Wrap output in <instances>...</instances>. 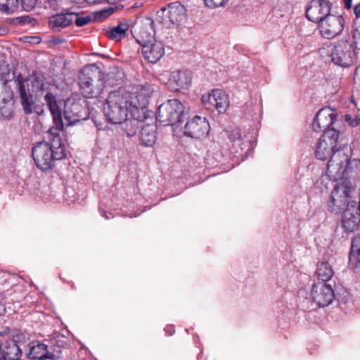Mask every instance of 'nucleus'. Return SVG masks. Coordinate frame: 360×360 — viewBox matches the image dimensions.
Segmentation results:
<instances>
[{
    "label": "nucleus",
    "instance_id": "9b49d317",
    "mask_svg": "<svg viewBox=\"0 0 360 360\" xmlns=\"http://www.w3.org/2000/svg\"><path fill=\"white\" fill-rule=\"evenodd\" d=\"M44 97L46 104L53 116V125L48 131H50V133L52 134L61 133L64 127L63 115L65 100L60 99L50 91H46Z\"/></svg>",
    "mask_w": 360,
    "mask_h": 360
},
{
    "label": "nucleus",
    "instance_id": "b1692460",
    "mask_svg": "<svg viewBox=\"0 0 360 360\" xmlns=\"http://www.w3.org/2000/svg\"><path fill=\"white\" fill-rule=\"evenodd\" d=\"M191 72L187 70L174 71L169 79V86L174 91L187 89L191 84Z\"/></svg>",
    "mask_w": 360,
    "mask_h": 360
},
{
    "label": "nucleus",
    "instance_id": "20e7f679",
    "mask_svg": "<svg viewBox=\"0 0 360 360\" xmlns=\"http://www.w3.org/2000/svg\"><path fill=\"white\" fill-rule=\"evenodd\" d=\"M79 85L86 98L98 97L104 88L103 74L94 65L85 66L79 75Z\"/></svg>",
    "mask_w": 360,
    "mask_h": 360
},
{
    "label": "nucleus",
    "instance_id": "39448f33",
    "mask_svg": "<svg viewBox=\"0 0 360 360\" xmlns=\"http://www.w3.org/2000/svg\"><path fill=\"white\" fill-rule=\"evenodd\" d=\"M156 119L164 125H176L184 121V107L178 99H169L158 107Z\"/></svg>",
    "mask_w": 360,
    "mask_h": 360
},
{
    "label": "nucleus",
    "instance_id": "dca6fc26",
    "mask_svg": "<svg viewBox=\"0 0 360 360\" xmlns=\"http://www.w3.org/2000/svg\"><path fill=\"white\" fill-rule=\"evenodd\" d=\"M337 113L330 107H324L319 110L314 119L312 129L315 131H323L335 128Z\"/></svg>",
    "mask_w": 360,
    "mask_h": 360
},
{
    "label": "nucleus",
    "instance_id": "cd10ccee",
    "mask_svg": "<svg viewBox=\"0 0 360 360\" xmlns=\"http://www.w3.org/2000/svg\"><path fill=\"white\" fill-rule=\"evenodd\" d=\"M136 28L139 30L136 32V41L141 46L147 43L156 41L154 39V30L151 21H148L146 24L137 25Z\"/></svg>",
    "mask_w": 360,
    "mask_h": 360
},
{
    "label": "nucleus",
    "instance_id": "f257e3e1",
    "mask_svg": "<svg viewBox=\"0 0 360 360\" xmlns=\"http://www.w3.org/2000/svg\"><path fill=\"white\" fill-rule=\"evenodd\" d=\"M47 141L36 143L32 146V153L34 163L40 170L51 171L57 160L65 158V145L60 137V133H50L47 131Z\"/></svg>",
    "mask_w": 360,
    "mask_h": 360
},
{
    "label": "nucleus",
    "instance_id": "0eeeda50",
    "mask_svg": "<svg viewBox=\"0 0 360 360\" xmlns=\"http://www.w3.org/2000/svg\"><path fill=\"white\" fill-rule=\"evenodd\" d=\"M360 54V49L347 41L338 43L331 53L332 61L341 67H349L354 65Z\"/></svg>",
    "mask_w": 360,
    "mask_h": 360
},
{
    "label": "nucleus",
    "instance_id": "f03ea898",
    "mask_svg": "<svg viewBox=\"0 0 360 360\" xmlns=\"http://www.w3.org/2000/svg\"><path fill=\"white\" fill-rule=\"evenodd\" d=\"M136 111L129 106V96L123 90L115 91L109 94L103 109L107 121L113 124L125 121L129 113Z\"/></svg>",
    "mask_w": 360,
    "mask_h": 360
},
{
    "label": "nucleus",
    "instance_id": "9d476101",
    "mask_svg": "<svg viewBox=\"0 0 360 360\" xmlns=\"http://www.w3.org/2000/svg\"><path fill=\"white\" fill-rule=\"evenodd\" d=\"M352 188V184L348 179H342L335 184L328 200V208L331 212L338 213L345 209Z\"/></svg>",
    "mask_w": 360,
    "mask_h": 360
},
{
    "label": "nucleus",
    "instance_id": "a18cd8bd",
    "mask_svg": "<svg viewBox=\"0 0 360 360\" xmlns=\"http://www.w3.org/2000/svg\"><path fill=\"white\" fill-rule=\"evenodd\" d=\"M88 3L94 4H100L106 1V0H86Z\"/></svg>",
    "mask_w": 360,
    "mask_h": 360
},
{
    "label": "nucleus",
    "instance_id": "5701e85b",
    "mask_svg": "<svg viewBox=\"0 0 360 360\" xmlns=\"http://www.w3.org/2000/svg\"><path fill=\"white\" fill-rule=\"evenodd\" d=\"M17 82L23 110L27 114L31 113L34 101L32 99V91L29 87V79L18 77Z\"/></svg>",
    "mask_w": 360,
    "mask_h": 360
},
{
    "label": "nucleus",
    "instance_id": "c03bdc74",
    "mask_svg": "<svg viewBox=\"0 0 360 360\" xmlns=\"http://www.w3.org/2000/svg\"><path fill=\"white\" fill-rule=\"evenodd\" d=\"M345 8L349 9L352 7V0H343Z\"/></svg>",
    "mask_w": 360,
    "mask_h": 360
},
{
    "label": "nucleus",
    "instance_id": "49530a36",
    "mask_svg": "<svg viewBox=\"0 0 360 360\" xmlns=\"http://www.w3.org/2000/svg\"><path fill=\"white\" fill-rule=\"evenodd\" d=\"M6 312V308L4 304L0 302V316L3 315Z\"/></svg>",
    "mask_w": 360,
    "mask_h": 360
},
{
    "label": "nucleus",
    "instance_id": "2f4dec72",
    "mask_svg": "<svg viewBox=\"0 0 360 360\" xmlns=\"http://www.w3.org/2000/svg\"><path fill=\"white\" fill-rule=\"evenodd\" d=\"M349 264L352 268H356L360 264V236H355L351 244Z\"/></svg>",
    "mask_w": 360,
    "mask_h": 360
},
{
    "label": "nucleus",
    "instance_id": "2eb2a0df",
    "mask_svg": "<svg viewBox=\"0 0 360 360\" xmlns=\"http://www.w3.org/2000/svg\"><path fill=\"white\" fill-rule=\"evenodd\" d=\"M310 296L319 307H325L335 299L334 291L330 285L325 282H318L312 285Z\"/></svg>",
    "mask_w": 360,
    "mask_h": 360
},
{
    "label": "nucleus",
    "instance_id": "4be33fe9",
    "mask_svg": "<svg viewBox=\"0 0 360 360\" xmlns=\"http://www.w3.org/2000/svg\"><path fill=\"white\" fill-rule=\"evenodd\" d=\"M141 53L146 61L156 63L165 54V46L161 41H152L141 46Z\"/></svg>",
    "mask_w": 360,
    "mask_h": 360
},
{
    "label": "nucleus",
    "instance_id": "c756f323",
    "mask_svg": "<svg viewBox=\"0 0 360 360\" xmlns=\"http://www.w3.org/2000/svg\"><path fill=\"white\" fill-rule=\"evenodd\" d=\"M360 217L356 215L350 209H346L342 219L343 229L348 232L354 231L359 224Z\"/></svg>",
    "mask_w": 360,
    "mask_h": 360
},
{
    "label": "nucleus",
    "instance_id": "7ed1b4c3",
    "mask_svg": "<svg viewBox=\"0 0 360 360\" xmlns=\"http://www.w3.org/2000/svg\"><path fill=\"white\" fill-rule=\"evenodd\" d=\"M360 174V160L349 159L344 151L334 153L327 164V174L331 180L348 179Z\"/></svg>",
    "mask_w": 360,
    "mask_h": 360
},
{
    "label": "nucleus",
    "instance_id": "423d86ee",
    "mask_svg": "<svg viewBox=\"0 0 360 360\" xmlns=\"http://www.w3.org/2000/svg\"><path fill=\"white\" fill-rule=\"evenodd\" d=\"M340 131L335 128L326 130L319 139L315 149L316 157L319 160L331 158L333 154L338 150H342L338 145Z\"/></svg>",
    "mask_w": 360,
    "mask_h": 360
},
{
    "label": "nucleus",
    "instance_id": "6e6552de",
    "mask_svg": "<svg viewBox=\"0 0 360 360\" xmlns=\"http://www.w3.org/2000/svg\"><path fill=\"white\" fill-rule=\"evenodd\" d=\"M186 10L179 1L167 4L157 12L158 20L169 27L179 26L186 18Z\"/></svg>",
    "mask_w": 360,
    "mask_h": 360
},
{
    "label": "nucleus",
    "instance_id": "a211bd4d",
    "mask_svg": "<svg viewBox=\"0 0 360 360\" xmlns=\"http://www.w3.org/2000/svg\"><path fill=\"white\" fill-rule=\"evenodd\" d=\"M328 0H311L306 9V17L313 22L319 24L331 11Z\"/></svg>",
    "mask_w": 360,
    "mask_h": 360
},
{
    "label": "nucleus",
    "instance_id": "09e8293b",
    "mask_svg": "<svg viewBox=\"0 0 360 360\" xmlns=\"http://www.w3.org/2000/svg\"><path fill=\"white\" fill-rule=\"evenodd\" d=\"M108 77H109V78H111V77H112V75H111V74H110V75H108Z\"/></svg>",
    "mask_w": 360,
    "mask_h": 360
},
{
    "label": "nucleus",
    "instance_id": "de8ad7c7",
    "mask_svg": "<svg viewBox=\"0 0 360 360\" xmlns=\"http://www.w3.org/2000/svg\"><path fill=\"white\" fill-rule=\"evenodd\" d=\"M102 215L106 219H109V217L105 214V213L103 211L102 212Z\"/></svg>",
    "mask_w": 360,
    "mask_h": 360
},
{
    "label": "nucleus",
    "instance_id": "ddd939ff",
    "mask_svg": "<svg viewBox=\"0 0 360 360\" xmlns=\"http://www.w3.org/2000/svg\"><path fill=\"white\" fill-rule=\"evenodd\" d=\"M345 27V19L341 15L329 14L319 24L321 34L330 39L340 35Z\"/></svg>",
    "mask_w": 360,
    "mask_h": 360
},
{
    "label": "nucleus",
    "instance_id": "7c9ffc66",
    "mask_svg": "<svg viewBox=\"0 0 360 360\" xmlns=\"http://www.w3.org/2000/svg\"><path fill=\"white\" fill-rule=\"evenodd\" d=\"M229 138L232 142L234 153H240L248 146V144L243 141L239 128L235 127L233 129L229 134Z\"/></svg>",
    "mask_w": 360,
    "mask_h": 360
},
{
    "label": "nucleus",
    "instance_id": "79ce46f5",
    "mask_svg": "<svg viewBox=\"0 0 360 360\" xmlns=\"http://www.w3.org/2000/svg\"><path fill=\"white\" fill-rule=\"evenodd\" d=\"M354 79L355 82L360 85V65L356 68Z\"/></svg>",
    "mask_w": 360,
    "mask_h": 360
},
{
    "label": "nucleus",
    "instance_id": "a19ab883",
    "mask_svg": "<svg viewBox=\"0 0 360 360\" xmlns=\"http://www.w3.org/2000/svg\"><path fill=\"white\" fill-rule=\"evenodd\" d=\"M60 0H47L48 5L46 7H49L53 9H56L59 6Z\"/></svg>",
    "mask_w": 360,
    "mask_h": 360
},
{
    "label": "nucleus",
    "instance_id": "72a5a7b5",
    "mask_svg": "<svg viewBox=\"0 0 360 360\" xmlns=\"http://www.w3.org/2000/svg\"><path fill=\"white\" fill-rule=\"evenodd\" d=\"M316 274L319 279L321 282H325L330 280L334 274V271L332 266L328 262H318Z\"/></svg>",
    "mask_w": 360,
    "mask_h": 360
},
{
    "label": "nucleus",
    "instance_id": "4c0bfd02",
    "mask_svg": "<svg viewBox=\"0 0 360 360\" xmlns=\"http://www.w3.org/2000/svg\"><path fill=\"white\" fill-rule=\"evenodd\" d=\"M345 121L352 127L360 125V115H352L347 114L345 116Z\"/></svg>",
    "mask_w": 360,
    "mask_h": 360
},
{
    "label": "nucleus",
    "instance_id": "bb28decb",
    "mask_svg": "<svg viewBox=\"0 0 360 360\" xmlns=\"http://www.w3.org/2000/svg\"><path fill=\"white\" fill-rule=\"evenodd\" d=\"M28 356L34 360H55L56 356L48 351V347L43 343L37 342L33 345L30 349Z\"/></svg>",
    "mask_w": 360,
    "mask_h": 360
},
{
    "label": "nucleus",
    "instance_id": "aec40b11",
    "mask_svg": "<svg viewBox=\"0 0 360 360\" xmlns=\"http://www.w3.org/2000/svg\"><path fill=\"white\" fill-rule=\"evenodd\" d=\"M210 131V124L205 117L195 116L187 122L184 127V134L193 139L205 137Z\"/></svg>",
    "mask_w": 360,
    "mask_h": 360
},
{
    "label": "nucleus",
    "instance_id": "58836bf2",
    "mask_svg": "<svg viewBox=\"0 0 360 360\" xmlns=\"http://www.w3.org/2000/svg\"><path fill=\"white\" fill-rule=\"evenodd\" d=\"M22 8L26 11L32 10L37 4L38 0H20Z\"/></svg>",
    "mask_w": 360,
    "mask_h": 360
},
{
    "label": "nucleus",
    "instance_id": "f8f14e48",
    "mask_svg": "<svg viewBox=\"0 0 360 360\" xmlns=\"http://www.w3.org/2000/svg\"><path fill=\"white\" fill-rule=\"evenodd\" d=\"M84 103V100L76 99L74 97L65 100L63 116L69 124H74L88 118L89 112L85 105H83Z\"/></svg>",
    "mask_w": 360,
    "mask_h": 360
},
{
    "label": "nucleus",
    "instance_id": "412c9836",
    "mask_svg": "<svg viewBox=\"0 0 360 360\" xmlns=\"http://www.w3.org/2000/svg\"><path fill=\"white\" fill-rule=\"evenodd\" d=\"M13 112V91L5 80L0 86V117L10 119Z\"/></svg>",
    "mask_w": 360,
    "mask_h": 360
},
{
    "label": "nucleus",
    "instance_id": "4468645a",
    "mask_svg": "<svg viewBox=\"0 0 360 360\" xmlns=\"http://www.w3.org/2000/svg\"><path fill=\"white\" fill-rule=\"evenodd\" d=\"M154 92L152 84L146 83L144 85L136 86L132 92L127 91L129 96V106L136 111L143 110L148 104V100Z\"/></svg>",
    "mask_w": 360,
    "mask_h": 360
},
{
    "label": "nucleus",
    "instance_id": "f704fd0d",
    "mask_svg": "<svg viewBox=\"0 0 360 360\" xmlns=\"http://www.w3.org/2000/svg\"><path fill=\"white\" fill-rule=\"evenodd\" d=\"M28 79L29 84L32 85L31 90L32 92H41L42 95L44 94H46V91H49L45 85L43 78L38 76H34L31 77Z\"/></svg>",
    "mask_w": 360,
    "mask_h": 360
},
{
    "label": "nucleus",
    "instance_id": "c85d7f7f",
    "mask_svg": "<svg viewBox=\"0 0 360 360\" xmlns=\"http://www.w3.org/2000/svg\"><path fill=\"white\" fill-rule=\"evenodd\" d=\"M138 112L139 111H134L133 114L130 113L131 118H128L127 117L125 121L120 123L122 129L129 137L134 136L136 134L138 129L141 127V123H143L142 121L136 117V113Z\"/></svg>",
    "mask_w": 360,
    "mask_h": 360
},
{
    "label": "nucleus",
    "instance_id": "e433bc0d",
    "mask_svg": "<svg viewBox=\"0 0 360 360\" xmlns=\"http://www.w3.org/2000/svg\"><path fill=\"white\" fill-rule=\"evenodd\" d=\"M74 14L75 15L74 20H75V25L77 27H83L84 25H86L91 20V18L89 15L80 16L77 13H74Z\"/></svg>",
    "mask_w": 360,
    "mask_h": 360
},
{
    "label": "nucleus",
    "instance_id": "f3484780",
    "mask_svg": "<svg viewBox=\"0 0 360 360\" xmlns=\"http://www.w3.org/2000/svg\"><path fill=\"white\" fill-rule=\"evenodd\" d=\"M26 335L18 333L13 340H7L0 344V360H18L22 351L18 342L25 341Z\"/></svg>",
    "mask_w": 360,
    "mask_h": 360
},
{
    "label": "nucleus",
    "instance_id": "473e14b6",
    "mask_svg": "<svg viewBox=\"0 0 360 360\" xmlns=\"http://www.w3.org/2000/svg\"><path fill=\"white\" fill-rule=\"evenodd\" d=\"M129 25L127 23L120 22L118 25L109 28L106 31V36L114 41H120L126 36Z\"/></svg>",
    "mask_w": 360,
    "mask_h": 360
},
{
    "label": "nucleus",
    "instance_id": "a878e982",
    "mask_svg": "<svg viewBox=\"0 0 360 360\" xmlns=\"http://www.w3.org/2000/svg\"><path fill=\"white\" fill-rule=\"evenodd\" d=\"M139 133L140 144L146 147L153 146L156 140V126L154 124L141 123Z\"/></svg>",
    "mask_w": 360,
    "mask_h": 360
},
{
    "label": "nucleus",
    "instance_id": "ea45409f",
    "mask_svg": "<svg viewBox=\"0 0 360 360\" xmlns=\"http://www.w3.org/2000/svg\"><path fill=\"white\" fill-rule=\"evenodd\" d=\"M204 1L207 6L210 8H216L224 6L228 0H204Z\"/></svg>",
    "mask_w": 360,
    "mask_h": 360
},
{
    "label": "nucleus",
    "instance_id": "1a4fd4ad",
    "mask_svg": "<svg viewBox=\"0 0 360 360\" xmlns=\"http://www.w3.org/2000/svg\"><path fill=\"white\" fill-rule=\"evenodd\" d=\"M352 188V184L348 179H342L335 184L328 200V208L331 212L338 213L345 209Z\"/></svg>",
    "mask_w": 360,
    "mask_h": 360
},
{
    "label": "nucleus",
    "instance_id": "c9c22d12",
    "mask_svg": "<svg viewBox=\"0 0 360 360\" xmlns=\"http://www.w3.org/2000/svg\"><path fill=\"white\" fill-rule=\"evenodd\" d=\"M18 0H0V10L5 12H13L18 7Z\"/></svg>",
    "mask_w": 360,
    "mask_h": 360
},
{
    "label": "nucleus",
    "instance_id": "6ab92c4d",
    "mask_svg": "<svg viewBox=\"0 0 360 360\" xmlns=\"http://www.w3.org/2000/svg\"><path fill=\"white\" fill-rule=\"evenodd\" d=\"M202 103L205 108H215L219 113H224L229 106L228 95L221 89H214L212 93L202 96Z\"/></svg>",
    "mask_w": 360,
    "mask_h": 360
},
{
    "label": "nucleus",
    "instance_id": "37998d69",
    "mask_svg": "<svg viewBox=\"0 0 360 360\" xmlns=\"http://www.w3.org/2000/svg\"><path fill=\"white\" fill-rule=\"evenodd\" d=\"M354 13L356 18H360V3L354 6Z\"/></svg>",
    "mask_w": 360,
    "mask_h": 360
},
{
    "label": "nucleus",
    "instance_id": "393cba45",
    "mask_svg": "<svg viewBox=\"0 0 360 360\" xmlns=\"http://www.w3.org/2000/svg\"><path fill=\"white\" fill-rule=\"evenodd\" d=\"M75 15L74 12H66L56 14L49 20V28L53 32H60L68 27L73 21Z\"/></svg>",
    "mask_w": 360,
    "mask_h": 360
}]
</instances>
